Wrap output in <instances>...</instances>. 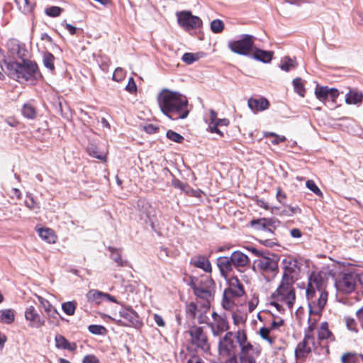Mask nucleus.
Segmentation results:
<instances>
[{
    "label": "nucleus",
    "instance_id": "47",
    "mask_svg": "<svg viewBox=\"0 0 363 363\" xmlns=\"http://www.w3.org/2000/svg\"><path fill=\"white\" fill-rule=\"evenodd\" d=\"M230 294L224 291L222 306L226 310H230L234 306V301L231 299Z\"/></svg>",
    "mask_w": 363,
    "mask_h": 363
},
{
    "label": "nucleus",
    "instance_id": "25",
    "mask_svg": "<svg viewBox=\"0 0 363 363\" xmlns=\"http://www.w3.org/2000/svg\"><path fill=\"white\" fill-rule=\"evenodd\" d=\"M318 338L319 340H328L334 342L335 340V335L328 328V323L323 322L318 329Z\"/></svg>",
    "mask_w": 363,
    "mask_h": 363
},
{
    "label": "nucleus",
    "instance_id": "53",
    "mask_svg": "<svg viewBox=\"0 0 363 363\" xmlns=\"http://www.w3.org/2000/svg\"><path fill=\"white\" fill-rule=\"evenodd\" d=\"M89 331L94 335H103L106 329L104 326L100 325H90L88 328Z\"/></svg>",
    "mask_w": 363,
    "mask_h": 363
},
{
    "label": "nucleus",
    "instance_id": "5",
    "mask_svg": "<svg viewBox=\"0 0 363 363\" xmlns=\"http://www.w3.org/2000/svg\"><path fill=\"white\" fill-rule=\"evenodd\" d=\"M254 38L251 35L243 34L238 40H230L228 47L234 53L247 55L252 50Z\"/></svg>",
    "mask_w": 363,
    "mask_h": 363
},
{
    "label": "nucleus",
    "instance_id": "41",
    "mask_svg": "<svg viewBox=\"0 0 363 363\" xmlns=\"http://www.w3.org/2000/svg\"><path fill=\"white\" fill-rule=\"evenodd\" d=\"M293 86L294 88V91L299 96L303 97L306 94V89L301 77H296L293 79Z\"/></svg>",
    "mask_w": 363,
    "mask_h": 363
},
{
    "label": "nucleus",
    "instance_id": "26",
    "mask_svg": "<svg viewBox=\"0 0 363 363\" xmlns=\"http://www.w3.org/2000/svg\"><path fill=\"white\" fill-rule=\"evenodd\" d=\"M108 250L111 252L110 257L113 260L117 266L125 267L128 266V262L127 260L123 259L121 257V250L113 247H108Z\"/></svg>",
    "mask_w": 363,
    "mask_h": 363
},
{
    "label": "nucleus",
    "instance_id": "34",
    "mask_svg": "<svg viewBox=\"0 0 363 363\" xmlns=\"http://www.w3.org/2000/svg\"><path fill=\"white\" fill-rule=\"evenodd\" d=\"M296 67L297 62L296 58H291L288 56L284 57L279 65L280 69L285 72H289L290 70L295 69Z\"/></svg>",
    "mask_w": 363,
    "mask_h": 363
},
{
    "label": "nucleus",
    "instance_id": "22",
    "mask_svg": "<svg viewBox=\"0 0 363 363\" xmlns=\"http://www.w3.org/2000/svg\"><path fill=\"white\" fill-rule=\"evenodd\" d=\"M189 285L193 290L194 286L202 289H213L214 282L208 277H202L201 279L191 277Z\"/></svg>",
    "mask_w": 363,
    "mask_h": 363
},
{
    "label": "nucleus",
    "instance_id": "46",
    "mask_svg": "<svg viewBox=\"0 0 363 363\" xmlns=\"http://www.w3.org/2000/svg\"><path fill=\"white\" fill-rule=\"evenodd\" d=\"M224 28V23L220 19H215L211 22V30L213 33H221Z\"/></svg>",
    "mask_w": 363,
    "mask_h": 363
},
{
    "label": "nucleus",
    "instance_id": "42",
    "mask_svg": "<svg viewBox=\"0 0 363 363\" xmlns=\"http://www.w3.org/2000/svg\"><path fill=\"white\" fill-rule=\"evenodd\" d=\"M284 208L280 211L279 214L286 216H293L294 214L301 213V209L298 206H291L284 203Z\"/></svg>",
    "mask_w": 363,
    "mask_h": 363
},
{
    "label": "nucleus",
    "instance_id": "23",
    "mask_svg": "<svg viewBox=\"0 0 363 363\" xmlns=\"http://www.w3.org/2000/svg\"><path fill=\"white\" fill-rule=\"evenodd\" d=\"M247 104L254 113L267 110L269 106V102L265 98H260L259 99L250 98L248 100Z\"/></svg>",
    "mask_w": 363,
    "mask_h": 363
},
{
    "label": "nucleus",
    "instance_id": "30",
    "mask_svg": "<svg viewBox=\"0 0 363 363\" xmlns=\"http://www.w3.org/2000/svg\"><path fill=\"white\" fill-rule=\"evenodd\" d=\"M21 111L23 116L28 119H34L36 118L37 110L32 101L24 104Z\"/></svg>",
    "mask_w": 363,
    "mask_h": 363
},
{
    "label": "nucleus",
    "instance_id": "56",
    "mask_svg": "<svg viewBox=\"0 0 363 363\" xmlns=\"http://www.w3.org/2000/svg\"><path fill=\"white\" fill-rule=\"evenodd\" d=\"M125 77V71L121 67H117L113 74V80L121 82Z\"/></svg>",
    "mask_w": 363,
    "mask_h": 363
},
{
    "label": "nucleus",
    "instance_id": "33",
    "mask_svg": "<svg viewBox=\"0 0 363 363\" xmlns=\"http://www.w3.org/2000/svg\"><path fill=\"white\" fill-rule=\"evenodd\" d=\"M360 360L363 362V355L355 352H346L341 357L342 363H359Z\"/></svg>",
    "mask_w": 363,
    "mask_h": 363
},
{
    "label": "nucleus",
    "instance_id": "55",
    "mask_svg": "<svg viewBox=\"0 0 363 363\" xmlns=\"http://www.w3.org/2000/svg\"><path fill=\"white\" fill-rule=\"evenodd\" d=\"M197 311V306L195 303L191 302L187 304L186 313L191 318L194 319L196 318Z\"/></svg>",
    "mask_w": 363,
    "mask_h": 363
},
{
    "label": "nucleus",
    "instance_id": "10",
    "mask_svg": "<svg viewBox=\"0 0 363 363\" xmlns=\"http://www.w3.org/2000/svg\"><path fill=\"white\" fill-rule=\"evenodd\" d=\"M278 220L273 218H261L259 219H253L250 221V225L257 230H262L273 235L274 230L279 225Z\"/></svg>",
    "mask_w": 363,
    "mask_h": 363
},
{
    "label": "nucleus",
    "instance_id": "45",
    "mask_svg": "<svg viewBox=\"0 0 363 363\" xmlns=\"http://www.w3.org/2000/svg\"><path fill=\"white\" fill-rule=\"evenodd\" d=\"M77 308V303L75 301H67L62 304V309L65 313L68 315H73Z\"/></svg>",
    "mask_w": 363,
    "mask_h": 363
},
{
    "label": "nucleus",
    "instance_id": "18",
    "mask_svg": "<svg viewBox=\"0 0 363 363\" xmlns=\"http://www.w3.org/2000/svg\"><path fill=\"white\" fill-rule=\"evenodd\" d=\"M229 286L225 291L230 294L233 297H241L245 294L244 286L237 277H233L229 280Z\"/></svg>",
    "mask_w": 363,
    "mask_h": 363
},
{
    "label": "nucleus",
    "instance_id": "20",
    "mask_svg": "<svg viewBox=\"0 0 363 363\" xmlns=\"http://www.w3.org/2000/svg\"><path fill=\"white\" fill-rule=\"evenodd\" d=\"M208 325L211 328L214 336L220 335L222 333L228 330L229 328L228 323L224 315L218 318L213 323H210Z\"/></svg>",
    "mask_w": 363,
    "mask_h": 363
},
{
    "label": "nucleus",
    "instance_id": "9",
    "mask_svg": "<svg viewBox=\"0 0 363 363\" xmlns=\"http://www.w3.org/2000/svg\"><path fill=\"white\" fill-rule=\"evenodd\" d=\"M232 332H228L218 342V352L223 357H236V345L233 339Z\"/></svg>",
    "mask_w": 363,
    "mask_h": 363
},
{
    "label": "nucleus",
    "instance_id": "57",
    "mask_svg": "<svg viewBox=\"0 0 363 363\" xmlns=\"http://www.w3.org/2000/svg\"><path fill=\"white\" fill-rule=\"evenodd\" d=\"M306 187L310 189L311 191H313L315 195L318 196H322L323 193L320 191V189L318 187V186L315 184V183L313 180H308L306 182Z\"/></svg>",
    "mask_w": 363,
    "mask_h": 363
},
{
    "label": "nucleus",
    "instance_id": "24",
    "mask_svg": "<svg viewBox=\"0 0 363 363\" xmlns=\"http://www.w3.org/2000/svg\"><path fill=\"white\" fill-rule=\"evenodd\" d=\"M230 260L235 268L245 267L250 263L247 255L240 251H235L230 255Z\"/></svg>",
    "mask_w": 363,
    "mask_h": 363
},
{
    "label": "nucleus",
    "instance_id": "2",
    "mask_svg": "<svg viewBox=\"0 0 363 363\" xmlns=\"http://www.w3.org/2000/svg\"><path fill=\"white\" fill-rule=\"evenodd\" d=\"M2 62L3 65L1 64V67H6L7 75L20 83L37 80L41 77L38 66L34 61L26 58L18 62L4 58Z\"/></svg>",
    "mask_w": 363,
    "mask_h": 363
},
{
    "label": "nucleus",
    "instance_id": "1",
    "mask_svg": "<svg viewBox=\"0 0 363 363\" xmlns=\"http://www.w3.org/2000/svg\"><path fill=\"white\" fill-rule=\"evenodd\" d=\"M157 99L162 113L171 120L184 119L189 113L186 97L177 91L163 89Z\"/></svg>",
    "mask_w": 363,
    "mask_h": 363
},
{
    "label": "nucleus",
    "instance_id": "54",
    "mask_svg": "<svg viewBox=\"0 0 363 363\" xmlns=\"http://www.w3.org/2000/svg\"><path fill=\"white\" fill-rule=\"evenodd\" d=\"M235 337L240 347L248 342L247 335L244 330H239L235 334Z\"/></svg>",
    "mask_w": 363,
    "mask_h": 363
},
{
    "label": "nucleus",
    "instance_id": "49",
    "mask_svg": "<svg viewBox=\"0 0 363 363\" xmlns=\"http://www.w3.org/2000/svg\"><path fill=\"white\" fill-rule=\"evenodd\" d=\"M166 135L168 139L177 143H182L184 140L182 135L172 130H167Z\"/></svg>",
    "mask_w": 363,
    "mask_h": 363
},
{
    "label": "nucleus",
    "instance_id": "12",
    "mask_svg": "<svg viewBox=\"0 0 363 363\" xmlns=\"http://www.w3.org/2000/svg\"><path fill=\"white\" fill-rule=\"evenodd\" d=\"M6 46L9 54L13 59L18 58L22 60L26 58L28 51L26 46L18 40L16 39H10L8 40Z\"/></svg>",
    "mask_w": 363,
    "mask_h": 363
},
{
    "label": "nucleus",
    "instance_id": "59",
    "mask_svg": "<svg viewBox=\"0 0 363 363\" xmlns=\"http://www.w3.org/2000/svg\"><path fill=\"white\" fill-rule=\"evenodd\" d=\"M172 185L176 188L179 189L180 190H186V188L189 189V186L186 183H183L178 179H173L172 181Z\"/></svg>",
    "mask_w": 363,
    "mask_h": 363
},
{
    "label": "nucleus",
    "instance_id": "50",
    "mask_svg": "<svg viewBox=\"0 0 363 363\" xmlns=\"http://www.w3.org/2000/svg\"><path fill=\"white\" fill-rule=\"evenodd\" d=\"M199 59V53L186 52L183 55L182 60L187 65H191Z\"/></svg>",
    "mask_w": 363,
    "mask_h": 363
},
{
    "label": "nucleus",
    "instance_id": "64",
    "mask_svg": "<svg viewBox=\"0 0 363 363\" xmlns=\"http://www.w3.org/2000/svg\"><path fill=\"white\" fill-rule=\"evenodd\" d=\"M339 96V91L335 88H328V99L335 101Z\"/></svg>",
    "mask_w": 363,
    "mask_h": 363
},
{
    "label": "nucleus",
    "instance_id": "15",
    "mask_svg": "<svg viewBox=\"0 0 363 363\" xmlns=\"http://www.w3.org/2000/svg\"><path fill=\"white\" fill-rule=\"evenodd\" d=\"M315 346V338L313 335L304 334L303 340L299 342L295 350V356L296 359L305 357L311 352V347L309 344Z\"/></svg>",
    "mask_w": 363,
    "mask_h": 363
},
{
    "label": "nucleus",
    "instance_id": "58",
    "mask_svg": "<svg viewBox=\"0 0 363 363\" xmlns=\"http://www.w3.org/2000/svg\"><path fill=\"white\" fill-rule=\"evenodd\" d=\"M62 9L58 6H50L45 9V13L51 17H57L60 15Z\"/></svg>",
    "mask_w": 363,
    "mask_h": 363
},
{
    "label": "nucleus",
    "instance_id": "44",
    "mask_svg": "<svg viewBox=\"0 0 363 363\" xmlns=\"http://www.w3.org/2000/svg\"><path fill=\"white\" fill-rule=\"evenodd\" d=\"M315 94L318 100L325 101L328 99V87L317 85L315 90Z\"/></svg>",
    "mask_w": 363,
    "mask_h": 363
},
{
    "label": "nucleus",
    "instance_id": "63",
    "mask_svg": "<svg viewBox=\"0 0 363 363\" xmlns=\"http://www.w3.org/2000/svg\"><path fill=\"white\" fill-rule=\"evenodd\" d=\"M83 363H99V359L93 355V354H88L86 355L82 361Z\"/></svg>",
    "mask_w": 363,
    "mask_h": 363
},
{
    "label": "nucleus",
    "instance_id": "62",
    "mask_svg": "<svg viewBox=\"0 0 363 363\" xmlns=\"http://www.w3.org/2000/svg\"><path fill=\"white\" fill-rule=\"evenodd\" d=\"M27 197L28 199L25 201L26 206L31 210L34 209L37 206V203L33 197L31 195H27Z\"/></svg>",
    "mask_w": 363,
    "mask_h": 363
},
{
    "label": "nucleus",
    "instance_id": "48",
    "mask_svg": "<svg viewBox=\"0 0 363 363\" xmlns=\"http://www.w3.org/2000/svg\"><path fill=\"white\" fill-rule=\"evenodd\" d=\"M344 320L346 325L347 328L354 333L358 332L357 323L354 318L350 316H345Z\"/></svg>",
    "mask_w": 363,
    "mask_h": 363
},
{
    "label": "nucleus",
    "instance_id": "19",
    "mask_svg": "<svg viewBox=\"0 0 363 363\" xmlns=\"http://www.w3.org/2000/svg\"><path fill=\"white\" fill-rule=\"evenodd\" d=\"M138 207L140 213V219L144 220L146 223L150 221L152 225L151 216L154 211L150 204L145 200L140 199L138 201Z\"/></svg>",
    "mask_w": 363,
    "mask_h": 363
},
{
    "label": "nucleus",
    "instance_id": "4",
    "mask_svg": "<svg viewBox=\"0 0 363 363\" xmlns=\"http://www.w3.org/2000/svg\"><path fill=\"white\" fill-rule=\"evenodd\" d=\"M294 278L281 279L277 290L272 294V298L284 302L289 309H292L296 300Z\"/></svg>",
    "mask_w": 363,
    "mask_h": 363
},
{
    "label": "nucleus",
    "instance_id": "14",
    "mask_svg": "<svg viewBox=\"0 0 363 363\" xmlns=\"http://www.w3.org/2000/svg\"><path fill=\"white\" fill-rule=\"evenodd\" d=\"M284 273L282 278H294V274H296L300 269L298 262L292 257H287L282 259Z\"/></svg>",
    "mask_w": 363,
    "mask_h": 363
},
{
    "label": "nucleus",
    "instance_id": "39",
    "mask_svg": "<svg viewBox=\"0 0 363 363\" xmlns=\"http://www.w3.org/2000/svg\"><path fill=\"white\" fill-rule=\"evenodd\" d=\"M52 312H48L46 313V318L48 321V323L52 326H58L59 325V318L62 320H65L60 314L58 313L56 308L51 311Z\"/></svg>",
    "mask_w": 363,
    "mask_h": 363
},
{
    "label": "nucleus",
    "instance_id": "8",
    "mask_svg": "<svg viewBox=\"0 0 363 363\" xmlns=\"http://www.w3.org/2000/svg\"><path fill=\"white\" fill-rule=\"evenodd\" d=\"M177 18L179 24L186 30L196 29L202 26L201 19L192 15L191 11H183L177 13Z\"/></svg>",
    "mask_w": 363,
    "mask_h": 363
},
{
    "label": "nucleus",
    "instance_id": "38",
    "mask_svg": "<svg viewBox=\"0 0 363 363\" xmlns=\"http://www.w3.org/2000/svg\"><path fill=\"white\" fill-rule=\"evenodd\" d=\"M39 236L49 243L55 242V236L53 231L49 228H40L38 230Z\"/></svg>",
    "mask_w": 363,
    "mask_h": 363
},
{
    "label": "nucleus",
    "instance_id": "7",
    "mask_svg": "<svg viewBox=\"0 0 363 363\" xmlns=\"http://www.w3.org/2000/svg\"><path fill=\"white\" fill-rule=\"evenodd\" d=\"M279 260V255L267 251L266 255L255 260V264L264 272H275L278 269Z\"/></svg>",
    "mask_w": 363,
    "mask_h": 363
},
{
    "label": "nucleus",
    "instance_id": "32",
    "mask_svg": "<svg viewBox=\"0 0 363 363\" xmlns=\"http://www.w3.org/2000/svg\"><path fill=\"white\" fill-rule=\"evenodd\" d=\"M15 2L18 10L25 14L31 13L35 4L31 0H15Z\"/></svg>",
    "mask_w": 363,
    "mask_h": 363
},
{
    "label": "nucleus",
    "instance_id": "3",
    "mask_svg": "<svg viewBox=\"0 0 363 363\" xmlns=\"http://www.w3.org/2000/svg\"><path fill=\"white\" fill-rule=\"evenodd\" d=\"M306 296L309 301L310 315H320L328 296V292L325 290V281L320 275L312 274L309 277Z\"/></svg>",
    "mask_w": 363,
    "mask_h": 363
},
{
    "label": "nucleus",
    "instance_id": "28",
    "mask_svg": "<svg viewBox=\"0 0 363 363\" xmlns=\"http://www.w3.org/2000/svg\"><path fill=\"white\" fill-rule=\"evenodd\" d=\"M230 257H220L217 259V265L223 275L228 273V272L232 271L233 265V262H231Z\"/></svg>",
    "mask_w": 363,
    "mask_h": 363
},
{
    "label": "nucleus",
    "instance_id": "31",
    "mask_svg": "<svg viewBox=\"0 0 363 363\" xmlns=\"http://www.w3.org/2000/svg\"><path fill=\"white\" fill-rule=\"evenodd\" d=\"M363 95L356 90H350L345 96V102L347 104H357L362 101Z\"/></svg>",
    "mask_w": 363,
    "mask_h": 363
},
{
    "label": "nucleus",
    "instance_id": "40",
    "mask_svg": "<svg viewBox=\"0 0 363 363\" xmlns=\"http://www.w3.org/2000/svg\"><path fill=\"white\" fill-rule=\"evenodd\" d=\"M14 313L11 309H5L0 311V322L11 324L14 321Z\"/></svg>",
    "mask_w": 363,
    "mask_h": 363
},
{
    "label": "nucleus",
    "instance_id": "11",
    "mask_svg": "<svg viewBox=\"0 0 363 363\" xmlns=\"http://www.w3.org/2000/svg\"><path fill=\"white\" fill-rule=\"evenodd\" d=\"M356 276L353 273H345L335 282L337 289L343 293L350 294L355 289Z\"/></svg>",
    "mask_w": 363,
    "mask_h": 363
},
{
    "label": "nucleus",
    "instance_id": "37",
    "mask_svg": "<svg viewBox=\"0 0 363 363\" xmlns=\"http://www.w3.org/2000/svg\"><path fill=\"white\" fill-rule=\"evenodd\" d=\"M194 264L195 267L202 269L206 272H211V263L209 260L203 256L198 257V258L194 261Z\"/></svg>",
    "mask_w": 363,
    "mask_h": 363
},
{
    "label": "nucleus",
    "instance_id": "52",
    "mask_svg": "<svg viewBox=\"0 0 363 363\" xmlns=\"http://www.w3.org/2000/svg\"><path fill=\"white\" fill-rule=\"evenodd\" d=\"M270 329L263 327L259 330V335L261 337L267 340L271 345L274 343V338L269 337Z\"/></svg>",
    "mask_w": 363,
    "mask_h": 363
},
{
    "label": "nucleus",
    "instance_id": "43",
    "mask_svg": "<svg viewBox=\"0 0 363 363\" xmlns=\"http://www.w3.org/2000/svg\"><path fill=\"white\" fill-rule=\"evenodd\" d=\"M55 56L50 52H45L43 55V65L48 68L50 71L53 72L55 70Z\"/></svg>",
    "mask_w": 363,
    "mask_h": 363
},
{
    "label": "nucleus",
    "instance_id": "51",
    "mask_svg": "<svg viewBox=\"0 0 363 363\" xmlns=\"http://www.w3.org/2000/svg\"><path fill=\"white\" fill-rule=\"evenodd\" d=\"M38 299L40 302V306L43 308L45 314L48 312H52L51 311H52L53 309H55V308L48 301L46 300L45 298L41 297V296H38Z\"/></svg>",
    "mask_w": 363,
    "mask_h": 363
},
{
    "label": "nucleus",
    "instance_id": "6",
    "mask_svg": "<svg viewBox=\"0 0 363 363\" xmlns=\"http://www.w3.org/2000/svg\"><path fill=\"white\" fill-rule=\"evenodd\" d=\"M189 334L191 337L190 344L191 347H194L195 350L200 349L203 352H208L210 350L207 335L202 327H191L189 330Z\"/></svg>",
    "mask_w": 363,
    "mask_h": 363
},
{
    "label": "nucleus",
    "instance_id": "35",
    "mask_svg": "<svg viewBox=\"0 0 363 363\" xmlns=\"http://www.w3.org/2000/svg\"><path fill=\"white\" fill-rule=\"evenodd\" d=\"M229 124V120L227 118L218 119L216 121V123L212 125H208V130L212 133H217L220 136L223 137L224 133L221 131L218 127L219 126H228Z\"/></svg>",
    "mask_w": 363,
    "mask_h": 363
},
{
    "label": "nucleus",
    "instance_id": "16",
    "mask_svg": "<svg viewBox=\"0 0 363 363\" xmlns=\"http://www.w3.org/2000/svg\"><path fill=\"white\" fill-rule=\"evenodd\" d=\"M25 318L30 321L29 326L40 328L45 325V319L36 311L34 306H30L25 311Z\"/></svg>",
    "mask_w": 363,
    "mask_h": 363
},
{
    "label": "nucleus",
    "instance_id": "29",
    "mask_svg": "<svg viewBox=\"0 0 363 363\" xmlns=\"http://www.w3.org/2000/svg\"><path fill=\"white\" fill-rule=\"evenodd\" d=\"M272 51H266L261 49H256L252 55L253 58L264 63L269 62L273 57Z\"/></svg>",
    "mask_w": 363,
    "mask_h": 363
},
{
    "label": "nucleus",
    "instance_id": "13",
    "mask_svg": "<svg viewBox=\"0 0 363 363\" xmlns=\"http://www.w3.org/2000/svg\"><path fill=\"white\" fill-rule=\"evenodd\" d=\"M119 314L120 316L124 319V320H118L121 325L133 326L136 328L140 324L138 315L132 308H128L123 309L119 311Z\"/></svg>",
    "mask_w": 363,
    "mask_h": 363
},
{
    "label": "nucleus",
    "instance_id": "36",
    "mask_svg": "<svg viewBox=\"0 0 363 363\" xmlns=\"http://www.w3.org/2000/svg\"><path fill=\"white\" fill-rule=\"evenodd\" d=\"M86 298L89 302L99 304L104 299V293L96 289H91L86 294Z\"/></svg>",
    "mask_w": 363,
    "mask_h": 363
},
{
    "label": "nucleus",
    "instance_id": "17",
    "mask_svg": "<svg viewBox=\"0 0 363 363\" xmlns=\"http://www.w3.org/2000/svg\"><path fill=\"white\" fill-rule=\"evenodd\" d=\"M193 291L196 298L203 301L202 307L204 309V312H206L210 308L211 301L214 298L213 289H202L194 286Z\"/></svg>",
    "mask_w": 363,
    "mask_h": 363
},
{
    "label": "nucleus",
    "instance_id": "61",
    "mask_svg": "<svg viewBox=\"0 0 363 363\" xmlns=\"http://www.w3.org/2000/svg\"><path fill=\"white\" fill-rule=\"evenodd\" d=\"M245 249L259 258L266 255V252H267V250H259L252 246H247Z\"/></svg>",
    "mask_w": 363,
    "mask_h": 363
},
{
    "label": "nucleus",
    "instance_id": "21",
    "mask_svg": "<svg viewBox=\"0 0 363 363\" xmlns=\"http://www.w3.org/2000/svg\"><path fill=\"white\" fill-rule=\"evenodd\" d=\"M261 348L258 345H253L250 342L242 345L239 357H258L260 354Z\"/></svg>",
    "mask_w": 363,
    "mask_h": 363
},
{
    "label": "nucleus",
    "instance_id": "60",
    "mask_svg": "<svg viewBox=\"0 0 363 363\" xmlns=\"http://www.w3.org/2000/svg\"><path fill=\"white\" fill-rule=\"evenodd\" d=\"M125 90L130 94H134L137 91V86L133 77L129 78Z\"/></svg>",
    "mask_w": 363,
    "mask_h": 363
},
{
    "label": "nucleus",
    "instance_id": "27",
    "mask_svg": "<svg viewBox=\"0 0 363 363\" xmlns=\"http://www.w3.org/2000/svg\"><path fill=\"white\" fill-rule=\"evenodd\" d=\"M56 347L74 351L77 348L74 342L70 343L63 335H57L55 338Z\"/></svg>",
    "mask_w": 363,
    "mask_h": 363
}]
</instances>
